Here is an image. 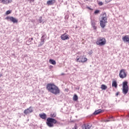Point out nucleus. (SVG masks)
I'll use <instances>...</instances> for the list:
<instances>
[{
    "label": "nucleus",
    "instance_id": "1",
    "mask_svg": "<svg viewBox=\"0 0 129 129\" xmlns=\"http://www.w3.org/2000/svg\"><path fill=\"white\" fill-rule=\"evenodd\" d=\"M46 89L49 92L54 94V95H57V94H59L60 91L59 88L57 86L55 85L54 84L49 83L46 85Z\"/></svg>",
    "mask_w": 129,
    "mask_h": 129
},
{
    "label": "nucleus",
    "instance_id": "2",
    "mask_svg": "<svg viewBox=\"0 0 129 129\" xmlns=\"http://www.w3.org/2000/svg\"><path fill=\"white\" fill-rule=\"evenodd\" d=\"M101 20L100 21V26L103 29L105 27L106 23H107V17L106 13H103L101 16Z\"/></svg>",
    "mask_w": 129,
    "mask_h": 129
},
{
    "label": "nucleus",
    "instance_id": "3",
    "mask_svg": "<svg viewBox=\"0 0 129 129\" xmlns=\"http://www.w3.org/2000/svg\"><path fill=\"white\" fill-rule=\"evenodd\" d=\"M46 123L49 127H53V126H54V124H56V123H57V120L53 118L48 117L46 119Z\"/></svg>",
    "mask_w": 129,
    "mask_h": 129
},
{
    "label": "nucleus",
    "instance_id": "4",
    "mask_svg": "<svg viewBox=\"0 0 129 129\" xmlns=\"http://www.w3.org/2000/svg\"><path fill=\"white\" fill-rule=\"evenodd\" d=\"M96 43L98 46H104L106 44V39L104 37H99L97 39Z\"/></svg>",
    "mask_w": 129,
    "mask_h": 129
},
{
    "label": "nucleus",
    "instance_id": "5",
    "mask_svg": "<svg viewBox=\"0 0 129 129\" xmlns=\"http://www.w3.org/2000/svg\"><path fill=\"white\" fill-rule=\"evenodd\" d=\"M122 93L125 95L128 92V86H127V82L124 81L122 83Z\"/></svg>",
    "mask_w": 129,
    "mask_h": 129
},
{
    "label": "nucleus",
    "instance_id": "6",
    "mask_svg": "<svg viewBox=\"0 0 129 129\" xmlns=\"http://www.w3.org/2000/svg\"><path fill=\"white\" fill-rule=\"evenodd\" d=\"M87 58L84 57V56H77L76 59V62L81 63H85V62H87Z\"/></svg>",
    "mask_w": 129,
    "mask_h": 129
},
{
    "label": "nucleus",
    "instance_id": "7",
    "mask_svg": "<svg viewBox=\"0 0 129 129\" xmlns=\"http://www.w3.org/2000/svg\"><path fill=\"white\" fill-rule=\"evenodd\" d=\"M126 72H125V70L122 69L120 71L119 76L120 78L123 79V78H125L126 77Z\"/></svg>",
    "mask_w": 129,
    "mask_h": 129
},
{
    "label": "nucleus",
    "instance_id": "8",
    "mask_svg": "<svg viewBox=\"0 0 129 129\" xmlns=\"http://www.w3.org/2000/svg\"><path fill=\"white\" fill-rule=\"evenodd\" d=\"M60 38L62 41H65V40H69V35L64 33L60 36Z\"/></svg>",
    "mask_w": 129,
    "mask_h": 129
},
{
    "label": "nucleus",
    "instance_id": "9",
    "mask_svg": "<svg viewBox=\"0 0 129 129\" xmlns=\"http://www.w3.org/2000/svg\"><path fill=\"white\" fill-rule=\"evenodd\" d=\"M33 112V109L32 108V107H29L28 108L25 109L24 111V113H25L26 115L29 114V113H31Z\"/></svg>",
    "mask_w": 129,
    "mask_h": 129
},
{
    "label": "nucleus",
    "instance_id": "10",
    "mask_svg": "<svg viewBox=\"0 0 129 129\" xmlns=\"http://www.w3.org/2000/svg\"><path fill=\"white\" fill-rule=\"evenodd\" d=\"M82 129H91V125H89L88 123H84L82 126Z\"/></svg>",
    "mask_w": 129,
    "mask_h": 129
},
{
    "label": "nucleus",
    "instance_id": "11",
    "mask_svg": "<svg viewBox=\"0 0 129 129\" xmlns=\"http://www.w3.org/2000/svg\"><path fill=\"white\" fill-rule=\"evenodd\" d=\"M122 39L123 42L128 43L129 44V35H125L124 37H123Z\"/></svg>",
    "mask_w": 129,
    "mask_h": 129
},
{
    "label": "nucleus",
    "instance_id": "12",
    "mask_svg": "<svg viewBox=\"0 0 129 129\" xmlns=\"http://www.w3.org/2000/svg\"><path fill=\"white\" fill-rule=\"evenodd\" d=\"M55 2L56 1L55 0H49L47 1L46 4L47 6H52V5L55 4Z\"/></svg>",
    "mask_w": 129,
    "mask_h": 129
},
{
    "label": "nucleus",
    "instance_id": "13",
    "mask_svg": "<svg viewBox=\"0 0 129 129\" xmlns=\"http://www.w3.org/2000/svg\"><path fill=\"white\" fill-rule=\"evenodd\" d=\"M103 111H104V110H103L101 109H99L96 110L94 112V114H95V115H97V114H99V113H101L102 112H103Z\"/></svg>",
    "mask_w": 129,
    "mask_h": 129
},
{
    "label": "nucleus",
    "instance_id": "14",
    "mask_svg": "<svg viewBox=\"0 0 129 129\" xmlns=\"http://www.w3.org/2000/svg\"><path fill=\"white\" fill-rule=\"evenodd\" d=\"M13 2V0H2V4L4 5H8Z\"/></svg>",
    "mask_w": 129,
    "mask_h": 129
},
{
    "label": "nucleus",
    "instance_id": "15",
    "mask_svg": "<svg viewBox=\"0 0 129 129\" xmlns=\"http://www.w3.org/2000/svg\"><path fill=\"white\" fill-rule=\"evenodd\" d=\"M39 116L40 118H42V119H46L47 118V115H46L45 113L39 114Z\"/></svg>",
    "mask_w": 129,
    "mask_h": 129
},
{
    "label": "nucleus",
    "instance_id": "16",
    "mask_svg": "<svg viewBox=\"0 0 129 129\" xmlns=\"http://www.w3.org/2000/svg\"><path fill=\"white\" fill-rule=\"evenodd\" d=\"M112 87L115 88H117V83L116 81H113L112 82Z\"/></svg>",
    "mask_w": 129,
    "mask_h": 129
},
{
    "label": "nucleus",
    "instance_id": "17",
    "mask_svg": "<svg viewBox=\"0 0 129 129\" xmlns=\"http://www.w3.org/2000/svg\"><path fill=\"white\" fill-rule=\"evenodd\" d=\"M11 22L13 23H18V20H17L16 18H14L13 17H11Z\"/></svg>",
    "mask_w": 129,
    "mask_h": 129
},
{
    "label": "nucleus",
    "instance_id": "18",
    "mask_svg": "<svg viewBox=\"0 0 129 129\" xmlns=\"http://www.w3.org/2000/svg\"><path fill=\"white\" fill-rule=\"evenodd\" d=\"M49 62L50 64H52V65H55L56 64V61L54 60V59H50Z\"/></svg>",
    "mask_w": 129,
    "mask_h": 129
},
{
    "label": "nucleus",
    "instance_id": "19",
    "mask_svg": "<svg viewBox=\"0 0 129 129\" xmlns=\"http://www.w3.org/2000/svg\"><path fill=\"white\" fill-rule=\"evenodd\" d=\"M101 89L102 90H106V89H107V86L105 85H102L101 86Z\"/></svg>",
    "mask_w": 129,
    "mask_h": 129
},
{
    "label": "nucleus",
    "instance_id": "20",
    "mask_svg": "<svg viewBox=\"0 0 129 129\" xmlns=\"http://www.w3.org/2000/svg\"><path fill=\"white\" fill-rule=\"evenodd\" d=\"M73 100L74 101H77L78 100V96H77V95L75 94L73 96Z\"/></svg>",
    "mask_w": 129,
    "mask_h": 129
},
{
    "label": "nucleus",
    "instance_id": "21",
    "mask_svg": "<svg viewBox=\"0 0 129 129\" xmlns=\"http://www.w3.org/2000/svg\"><path fill=\"white\" fill-rule=\"evenodd\" d=\"M56 115H57L56 113L55 112L51 113L50 114V117H52V118L56 117Z\"/></svg>",
    "mask_w": 129,
    "mask_h": 129
},
{
    "label": "nucleus",
    "instance_id": "22",
    "mask_svg": "<svg viewBox=\"0 0 129 129\" xmlns=\"http://www.w3.org/2000/svg\"><path fill=\"white\" fill-rule=\"evenodd\" d=\"M12 13V10H8L6 12V15H10V14Z\"/></svg>",
    "mask_w": 129,
    "mask_h": 129
},
{
    "label": "nucleus",
    "instance_id": "23",
    "mask_svg": "<svg viewBox=\"0 0 129 129\" xmlns=\"http://www.w3.org/2000/svg\"><path fill=\"white\" fill-rule=\"evenodd\" d=\"M100 11L99 10H96L95 12H94V14L95 15H96L97 14H100Z\"/></svg>",
    "mask_w": 129,
    "mask_h": 129
},
{
    "label": "nucleus",
    "instance_id": "24",
    "mask_svg": "<svg viewBox=\"0 0 129 129\" xmlns=\"http://www.w3.org/2000/svg\"><path fill=\"white\" fill-rule=\"evenodd\" d=\"M91 25H96V23H95V20H92L91 21Z\"/></svg>",
    "mask_w": 129,
    "mask_h": 129
},
{
    "label": "nucleus",
    "instance_id": "25",
    "mask_svg": "<svg viewBox=\"0 0 129 129\" xmlns=\"http://www.w3.org/2000/svg\"><path fill=\"white\" fill-rule=\"evenodd\" d=\"M92 26L93 27L94 30H96V29H97V27H96V25H92Z\"/></svg>",
    "mask_w": 129,
    "mask_h": 129
},
{
    "label": "nucleus",
    "instance_id": "26",
    "mask_svg": "<svg viewBox=\"0 0 129 129\" xmlns=\"http://www.w3.org/2000/svg\"><path fill=\"white\" fill-rule=\"evenodd\" d=\"M12 18V17H7L6 18V20H10V21H11V18Z\"/></svg>",
    "mask_w": 129,
    "mask_h": 129
},
{
    "label": "nucleus",
    "instance_id": "27",
    "mask_svg": "<svg viewBox=\"0 0 129 129\" xmlns=\"http://www.w3.org/2000/svg\"><path fill=\"white\" fill-rule=\"evenodd\" d=\"M99 6H102L103 5V3L102 2H100L98 3Z\"/></svg>",
    "mask_w": 129,
    "mask_h": 129
},
{
    "label": "nucleus",
    "instance_id": "28",
    "mask_svg": "<svg viewBox=\"0 0 129 129\" xmlns=\"http://www.w3.org/2000/svg\"><path fill=\"white\" fill-rule=\"evenodd\" d=\"M28 1L29 2V3L31 4V3H34V2H35V0H28Z\"/></svg>",
    "mask_w": 129,
    "mask_h": 129
},
{
    "label": "nucleus",
    "instance_id": "29",
    "mask_svg": "<svg viewBox=\"0 0 129 129\" xmlns=\"http://www.w3.org/2000/svg\"><path fill=\"white\" fill-rule=\"evenodd\" d=\"M110 1H111L110 0H105L106 3H107L110 2Z\"/></svg>",
    "mask_w": 129,
    "mask_h": 129
},
{
    "label": "nucleus",
    "instance_id": "30",
    "mask_svg": "<svg viewBox=\"0 0 129 129\" xmlns=\"http://www.w3.org/2000/svg\"><path fill=\"white\" fill-rule=\"evenodd\" d=\"M111 121L110 120L108 119V120H105V122H108V121Z\"/></svg>",
    "mask_w": 129,
    "mask_h": 129
},
{
    "label": "nucleus",
    "instance_id": "31",
    "mask_svg": "<svg viewBox=\"0 0 129 129\" xmlns=\"http://www.w3.org/2000/svg\"><path fill=\"white\" fill-rule=\"evenodd\" d=\"M73 129H77V125L76 124L74 126V128Z\"/></svg>",
    "mask_w": 129,
    "mask_h": 129
},
{
    "label": "nucleus",
    "instance_id": "32",
    "mask_svg": "<svg viewBox=\"0 0 129 129\" xmlns=\"http://www.w3.org/2000/svg\"><path fill=\"white\" fill-rule=\"evenodd\" d=\"M118 94H119V92H117L116 93V96H118Z\"/></svg>",
    "mask_w": 129,
    "mask_h": 129
},
{
    "label": "nucleus",
    "instance_id": "33",
    "mask_svg": "<svg viewBox=\"0 0 129 129\" xmlns=\"http://www.w3.org/2000/svg\"><path fill=\"white\" fill-rule=\"evenodd\" d=\"M3 76V73H0V77H2Z\"/></svg>",
    "mask_w": 129,
    "mask_h": 129
},
{
    "label": "nucleus",
    "instance_id": "34",
    "mask_svg": "<svg viewBox=\"0 0 129 129\" xmlns=\"http://www.w3.org/2000/svg\"><path fill=\"white\" fill-rule=\"evenodd\" d=\"M42 45H43V44H44V40H42Z\"/></svg>",
    "mask_w": 129,
    "mask_h": 129
},
{
    "label": "nucleus",
    "instance_id": "35",
    "mask_svg": "<svg viewBox=\"0 0 129 129\" xmlns=\"http://www.w3.org/2000/svg\"><path fill=\"white\" fill-rule=\"evenodd\" d=\"M49 67H50V68H53V66H50Z\"/></svg>",
    "mask_w": 129,
    "mask_h": 129
},
{
    "label": "nucleus",
    "instance_id": "36",
    "mask_svg": "<svg viewBox=\"0 0 129 129\" xmlns=\"http://www.w3.org/2000/svg\"><path fill=\"white\" fill-rule=\"evenodd\" d=\"M110 118H113V116L110 117Z\"/></svg>",
    "mask_w": 129,
    "mask_h": 129
},
{
    "label": "nucleus",
    "instance_id": "37",
    "mask_svg": "<svg viewBox=\"0 0 129 129\" xmlns=\"http://www.w3.org/2000/svg\"><path fill=\"white\" fill-rule=\"evenodd\" d=\"M88 9H89V10H91V9H90L89 7H88Z\"/></svg>",
    "mask_w": 129,
    "mask_h": 129
},
{
    "label": "nucleus",
    "instance_id": "38",
    "mask_svg": "<svg viewBox=\"0 0 129 129\" xmlns=\"http://www.w3.org/2000/svg\"><path fill=\"white\" fill-rule=\"evenodd\" d=\"M61 75H65L64 74H61Z\"/></svg>",
    "mask_w": 129,
    "mask_h": 129
},
{
    "label": "nucleus",
    "instance_id": "39",
    "mask_svg": "<svg viewBox=\"0 0 129 129\" xmlns=\"http://www.w3.org/2000/svg\"><path fill=\"white\" fill-rule=\"evenodd\" d=\"M31 40H33V38H31Z\"/></svg>",
    "mask_w": 129,
    "mask_h": 129
}]
</instances>
